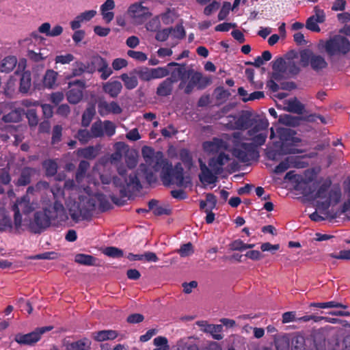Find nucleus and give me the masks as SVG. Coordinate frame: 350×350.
Here are the masks:
<instances>
[{
    "label": "nucleus",
    "mask_w": 350,
    "mask_h": 350,
    "mask_svg": "<svg viewBox=\"0 0 350 350\" xmlns=\"http://www.w3.org/2000/svg\"><path fill=\"white\" fill-rule=\"evenodd\" d=\"M125 162L127 166L126 169L127 172H129V170L133 169L137 164V155L135 152H126L125 155ZM129 174L130 172H128Z\"/></svg>",
    "instance_id": "48"
},
{
    "label": "nucleus",
    "mask_w": 350,
    "mask_h": 350,
    "mask_svg": "<svg viewBox=\"0 0 350 350\" xmlns=\"http://www.w3.org/2000/svg\"><path fill=\"white\" fill-rule=\"evenodd\" d=\"M77 85V88H71L66 94L67 100L71 104L78 103L83 97V90L85 88V83L80 80L69 83V86Z\"/></svg>",
    "instance_id": "19"
},
{
    "label": "nucleus",
    "mask_w": 350,
    "mask_h": 350,
    "mask_svg": "<svg viewBox=\"0 0 350 350\" xmlns=\"http://www.w3.org/2000/svg\"><path fill=\"white\" fill-rule=\"evenodd\" d=\"M90 68V64H88V65H86L81 62H76L73 64V68L72 70V75L74 77L80 76L85 72H88V70Z\"/></svg>",
    "instance_id": "41"
},
{
    "label": "nucleus",
    "mask_w": 350,
    "mask_h": 350,
    "mask_svg": "<svg viewBox=\"0 0 350 350\" xmlns=\"http://www.w3.org/2000/svg\"><path fill=\"white\" fill-rule=\"evenodd\" d=\"M120 78L128 90H133L137 86L138 81L135 76H129L124 73L120 76Z\"/></svg>",
    "instance_id": "42"
},
{
    "label": "nucleus",
    "mask_w": 350,
    "mask_h": 350,
    "mask_svg": "<svg viewBox=\"0 0 350 350\" xmlns=\"http://www.w3.org/2000/svg\"><path fill=\"white\" fill-rule=\"evenodd\" d=\"M319 46L329 56L345 55L350 51V42L345 36L336 35L327 40H321Z\"/></svg>",
    "instance_id": "6"
},
{
    "label": "nucleus",
    "mask_w": 350,
    "mask_h": 350,
    "mask_svg": "<svg viewBox=\"0 0 350 350\" xmlns=\"http://www.w3.org/2000/svg\"><path fill=\"white\" fill-rule=\"evenodd\" d=\"M25 115V110L22 108H14L9 113L5 114L2 117V120L5 122H18L21 120L22 117Z\"/></svg>",
    "instance_id": "31"
},
{
    "label": "nucleus",
    "mask_w": 350,
    "mask_h": 350,
    "mask_svg": "<svg viewBox=\"0 0 350 350\" xmlns=\"http://www.w3.org/2000/svg\"><path fill=\"white\" fill-rule=\"evenodd\" d=\"M167 66H178L171 72V77L167 78V79H171L173 83L177 82L178 80H180V81H182L183 79L186 78L187 70L185 69V65L180 66L178 63L171 62L169 63Z\"/></svg>",
    "instance_id": "28"
},
{
    "label": "nucleus",
    "mask_w": 350,
    "mask_h": 350,
    "mask_svg": "<svg viewBox=\"0 0 350 350\" xmlns=\"http://www.w3.org/2000/svg\"><path fill=\"white\" fill-rule=\"evenodd\" d=\"M285 71L288 72L290 75H295L299 73V68L295 61L288 60L286 64Z\"/></svg>",
    "instance_id": "63"
},
{
    "label": "nucleus",
    "mask_w": 350,
    "mask_h": 350,
    "mask_svg": "<svg viewBox=\"0 0 350 350\" xmlns=\"http://www.w3.org/2000/svg\"><path fill=\"white\" fill-rule=\"evenodd\" d=\"M286 64L282 57H278L273 62L272 68L273 71L285 72Z\"/></svg>",
    "instance_id": "64"
},
{
    "label": "nucleus",
    "mask_w": 350,
    "mask_h": 350,
    "mask_svg": "<svg viewBox=\"0 0 350 350\" xmlns=\"http://www.w3.org/2000/svg\"><path fill=\"white\" fill-rule=\"evenodd\" d=\"M180 159L188 168H191L193 165L192 157L189 151L187 149H183L179 153Z\"/></svg>",
    "instance_id": "54"
},
{
    "label": "nucleus",
    "mask_w": 350,
    "mask_h": 350,
    "mask_svg": "<svg viewBox=\"0 0 350 350\" xmlns=\"http://www.w3.org/2000/svg\"><path fill=\"white\" fill-rule=\"evenodd\" d=\"M103 91L108 94L111 98H116L121 92L122 89V83L118 81H109L103 85Z\"/></svg>",
    "instance_id": "29"
},
{
    "label": "nucleus",
    "mask_w": 350,
    "mask_h": 350,
    "mask_svg": "<svg viewBox=\"0 0 350 350\" xmlns=\"http://www.w3.org/2000/svg\"><path fill=\"white\" fill-rule=\"evenodd\" d=\"M75 261L84 265H93L95 263V258L90 255L78 254L75 257Z\"/></svg>",
    "instance_id": "44"
},
{
    "label": "nucleus",
    "mask_w": 350,
    "mask_h": 350,
    "mask_svg": "<svg viewBox=\"0 0 350 350\" xmlns=\"http://www.w3.org/2000/svg\"><path fill=\"white\" fill-rule=\"evenodd\" d=\"M331 183L329 179L312 182L308 188L304 189V194L312 200L320 199L325 201L327 198Z\"/></svg>",
    "instance_id": "8"
},
{
    "label": "nucleus",
    "mask_w": 350,
    "mask_h": 350,
    "mask_svg": "<svg viewBox=\"0 0 350 350\" xmlns=\"http://www.w3.org/2000/svg\"><path fill=\"white\" fill-rule=\"evenodd\" d=\"M285 109L288 111L301 114L304 109V106L297 99L294 98L286 102Z\"/></svg>",
    "instance_id": "36"
},
{
    "label": "nucleus",
    "mask_w": 350,
    "mask_h": 350,
    "mask_svg": "<svg viewBox=\"0 0 350 350\" xmlns=\"http://www.w3.org/2000/svg\"><path fill=\"white\" fill-rule=\"evenodd\" d=\"M118 175L111 178L109 174H100L101 183L109 185L112 181L113 185L118 190L122 197H127L133 193L139 191L142 186L137 174L133 171L128 173L122 165L117 166Z\"/></svg>",
    "instance_id": "1"
},
{
    "label": "nucleus",
    "mask_w": 350,
    "mask_h": 350,
    "mask_svg": "<svg viewBox=\"0 0 350 350\" xmlns=\"http://www.w3.org/2000/svg\"><path fill=\"white\" fill-rule=\"evenodd\" d=\"M34 172V170L31 167H25L21 171L20 177L18 179L17 185L18 186H25L30 183L31 177Z\"/></svg>",
    "instance_id": "38"
},
{
    "label": "nucleus",
    "mask_w": 350,
    "mask_h": 350,
    "mask_svg": "<svg viewBox=\"0 0 350 350\" xmlns=\"http://www.w3.org/2000/svg\"><path fill=\"white\" fill-rule=\"evenodd\" d=\"M229 161V154L222 152L219 153L217 157L211 159L209 160L208 165L216 174H219L223 171V166L226 165Z\"/></svg>",
    "instance_id": "23"
},
{
    "label": "nucleus",
    "mask_w": 350,
    "mask_h": 350,
    "mask_svg": "<svg viewBox=\"0 0 350 350\" xmlns=\"http://www.w3.org/2000/svg\"><path fill=\"white\" fill-rule=\"evenodd\" d=\"M243 139L244 137L240 132H234L232 136V154L240 161L245 163L257 157L258 152L254 144L243 142Z\"/></svg>",
    "instance_id": "4"
},
{
    "label": "nucleus",
    "mask_w": 350,
    "mask_h": 350,
    "mask_svg": "<svg viewBox=\"0 0 350 350\" xmlns=\"http://www.w3.org/2000/svg\"><path fill=\"white\" fill-rule=\"evenodd\" d=\"M27 118L28 119L30 126H36L38 123V118L36 111L34 109H29L25 111Z\"/></svg>",
    "instance_id": "57"
},
{
    "label": "nucleus",
    "mask_w": 350,
    "mask_h": 350,
    "mask_svg": "<svg viewBox=\"0 0 350 350\" xmlns=\"http://www.w3.org/2000/svg\"><path fill=\"white\" fill-rule=\"evenodd\" d=\"M74 56L70 53L57 55L55 58V64H67L74 60Z\"/></svg>",
    "instance_id": "62"
},
{
    "label": "nucleus",
    "mask_w": 350,
    "mask_h": 350,
    "mask_svg": "<svg viewBox=\"0 0 350 350\" xmlns=\"http://www.w3.org/2000/svg\"><path fill=\"white\" fill-rule=\"evenodd\" d=\"M101 150V146L97 144L94 146H91L84 148H79L77 151L79 157H81L88 159H93L96 158Z\"/></svg>",
    "instance_id": "30"
},
{
    "label": "nucleus",
    "mask_w": 350,
    "mask_h": 350,
    "mask_svg": "<svg viewBox=\"0 0 350 350\" xmlns=\"http://www.w3.org/2000/svg\"><path fill=\"white\" fill-rule=\"evenodd\" d=\"M139 79L144 81H148L152 79H161L167 76L170 73L167 67H157L150 68L142 67L135 71Z\"/></svg>",
    "instance_id": "12"
},
{
    "label": "nucleus",
    "mask_w": 350,
    "mask_h": 350,
    "mask_svg": "<svg viewBox=\"0 0 350 350\" xmlns=\"http://www.w3.org/2000/svg\"><path fill=\"white\" fill-rule=\"evenodd\" d=\"M12 228V220L5 211L0 210V231Z\"/></svg>",
    "instance_id": "45"
},
{
    "label": "nucleus",
    "mask_w": 350,
    "mask_h": 350,
    "mask_svg": "<svg viewBox=\"0 0 350 350\" xmlns=\"http://www.w3.org/2000/svg\"><path fill=\"white\" fill-rule=\"evenodd\" d=\"M98 111L100 116H105L109 113L120 114L122 110L116 102L108 103L105 100H100L98 104Z\"/></svg>",
    "instance_id": "22"
},
{
    "label": "nucleus",
    "mask_w": 350,
    "mask_h": 350,
    "mask_svg": "<svg viewBox=\"0 0 350 350\" xmlns=\"http://www.w3.org/2000/svg\"><path fill=\"white\" fill-rule=\"evenodd\" d=\"M202 147L204 150L208 154H219L226 150L229 145L226 141L215 137L212 141L204 142Z\"/></svg>",
    "instance_id": "18"
},
{
    "label": "nucleus",
    "mask_w": 350,
    "mask_h": 350,
    "mask_svg": "<svg viewBox=\"0 0 350 350\" xmlns=\"http://www.w3.org/2000/svg\"><path fill=\"white\" fill-rule=\"evenodd\" d=\"M170 34L174 38L182 39L185 36V31L182 25H176L174 28H170Z\"/></svg>",
    "instance_id": "61"
},
{
    "label": "nucleus",
    "mask_w": 350,
    "mask_h": 350,
    "mask_svg": "<svg viewBox=\"0 0 350 350\" xmlns=\"http://www.w3.org/2000/svg\"><path fill=\"white\" fill-rule=\"evenodd\" d=\"M27 228L33 233H41L44 229V211H36L33 220L27 224Z\"/></svg>",
    "instance_id": "25"
},
{
    "label": "nucleus",
    "mask_w": 350,
    "mask_h": 350,
    "mask_svg": "<svg viewBox=\"0 0 350 350\" xmlns=\"http://www.w3.org/2000/svg\"><path fill=\"white\" fill-rule=\"evenodd\" d=\"M292 345L295 350H304L305 338L301 335L295 336L292 340Z\"/></svg>",
    "instance_id": "59"
},
{
    "label": "nucleus",
    "mask_w": 350,
    "mask_h": 350,
    "mask_svg": "<svg viewBox=\"0 0 350 350\" xmlns=\"http://www.w3.org/2000/svg\"><path fill=\"white\" fill-rule=\"evenodd\" d=\"M204 332L209 333L215 340H221L223 335L221 334L223 329L221 325L208 324L206 321H199L197 323Z\"/></svg>",
    "instance_id": "26"
},
{
    "label": "nucleus",
    "mask_w": 350,
    "mask_h": 350,
    "mask_svg": "<svg viewBox=\"0 0 350 350\" xmlns=\"http://www.w3.org/2000/svg\"><path fill=\"white\" fill-rule=\"evenodd\" d=\"M90 167V163L86 161H81L79 163L77 172L76 174V180L78 183H82L83 180L86 178L87 181L94 185L98 184V181L96 178L92 177V175L89 174L87 176H85L86 172Z\"/></svg>",
    "instance_id": "27"
},
{
    "label": "nucleus",
    "mask_w": 350,
    "mask_h": 350,
    "mask_svg": "<svg viewBox=\"0 0 350 350\" xmlns=\"http://www.w3.org/2000/svg\"><path fill=\"white\" fill-rule=\"evenodd\" d=\"M31 85V73L29 71H24L21 76L19 91L21 93H27Z\"/></svg>",
    "instance_id": "33"
},
{
    "label": "nucleus",
    "mask_w": 350,
    "mask_h": 350,
    "mask_svg": "<svg viewBox=\"0 0 350 350\" xmlns=\"http://www.w3.org/2000/svg\"><path fill=\"white\" fill-rule=\"evenodd\" d=\"M77 137L81 144H85L92 138H94L93 136H92L91 131H89L86 129L79 130Z\"/></svg>",
    "instance_id": "58"
},
{
    "label": "nucleus",
    "mask_w": 350,
    "mask_h": 350,
    "mask_svg": "<svg viewBox=\"0 0 350 350\" xmlns=\"http://www.w3.org/2000/svg\"><path fill=\"white\" fill-rule=\"evenodd\" d=\"M17 59L15 56H8L3 58L0 64L1 72L9 73L16 66Z\"/></svg>",
    "instance_id": "32"
},
{
    "label": "nucleus",
    "mask_w": 350,
    "mask_h": 350,
    "mask_svg": "<svg viewBox=\"0 0 350 350\" xmlns=\"http://www.w3.org/2000/svg\"><path fill=\"white\" fill-rule=\"evenodd\" d=\"M211 81L207 77H204L200 72H196L192 69L188 70L186 78L180 81L178 88L183 90L185 94H190L195 87L198 89H204Z\"/></svg>",
    "instance_id": "7"
},
{
    "label": "nucleus",
    "mask_w": 350,
    "mask_h": 350,
    "mask_svg": "<svg viewBox=\"0 0 350 350\" xmlns=\"http://www.w3.org/2000/svg\"><path fill=\"white\" fill-rule=\"evenodd\" d=\"M269 122L267 120L260 119L256 120L252 127L248 130L249 139L256 147L263 145L267 137Z\"/></svg>",
    "instance_id": "9"
},
{
    "label": "nucleus",
    "mask_w": 350,
    "mask_h": 350,
    "mask_svg": "<svg viewBox=\"0 0 350 350\" xmlns=\"http://www.w3.org/2000/svg\"><path fill=\"white\" fill-rule=\"evenodd\" d=\"M95 71H98L100 73V79L102 80H106L113 73L109 63L100 56L94 57L91 60L90 68L88 70V73H93Z\"/></svg>",
    "instance_id": "13"
},
{
    "label": "nucleus",
    "mask_w": 350,
    "mask_h": 350,
    "mask_svg": "<svg viewBox=\"0 0 350 350\" xmlns=\"http://www.w3.org/2000/svg\"><path fill=\"white\" fill-rule=\"evenodd\" d=\"M173 83L171 79H165L157 88V94L161 96H166L172 93Z\"/></svg>",
    "instance_id": "35"
},
{
    "label": "nucleus",
    "mask_w": 350,
    "mask_h": 350,
    "mask_svg": "<svg viewBox=\"0 0 350 350\" xmlns=\"http://www.w3.org/2000/svg\"><path fill=\"white\" fill-rule=\"evenodd\" d=\"M287 157L291 167L304 168L308 165L306 162L302 161L299 157L289 156Z\"/></svg>",
    "instance_id": "53"
},
{
    "label": "nucleus",
    "mask_w": 350,
    "mask_h": 350,
    "mask_svg": "<svg viewBox=\"0 0 350 350\" xmlns=\"http://www.w3.org/2000/svg\"><path fill=\"white\" fill-rule=\"evenodd\" d=\"M128 14L136 25L142 24L150 16L149 9L142 3H134L129 7Z\"/></svg>",
    "instance_id": "16"
},
{
    "label": "nucleus",
    "mask_w": 350,
    "mask_h": 350,
    "mask_svg": "<svg viewBox=\"0 0 350 350\" xmlns=\"http://www.w3.org/2000/svg\"><path fill=\"white\" fill-rule=\"evenodd\" d=\"M177 15L174 10L168 9L165 12L161 14V19L165 25H169L174 22L176 18Z\"/></svg>",
    "instance_id": "51"
},
{
    "label": "nucleus",
    "mask_w": 350,
    "mask_h": 350,
    "mask_svg": "<svg viewBox=\"0 0 350 350\" xmlns=\"http://www.w3.org/2000/svg\"><path fill=\"white\" fill-rule=\"evenodd\" d=\"M58 73L53 70H48L45 73V87L53 88L55 85Z\"/></svg>",
    "instance_id": "50"
},
{
    "label": "nucleus",
    "mask_w": 350,
    "mask_h": 350,
    "mask_svg": "<svg viewBox=\"0 0 350 350\" xmlns=\"http://www.w3.org/2000/svg\"><path fill=\"white\" fill-rule=\"evenodd\" d=\"M118 336V334L114 330H102L98 332L95 339L98 341H104L106 340H113Z\"/></svg>",
    "instance_id": "40"
},
{
    "label": "nucleus",
    "mask_w": 350,
    "mask_h": 350,
    "mask_svg": "<svg viewBox=\"0 0 350 350\" xmlns=\"http://www.w3.org/2000/svg\"><path fill=\"white\" fill-rule=\"evenodd\" d=\"M300 62L304 66L310 64L315 71L321 70L327 66V63L323 57L314 54L310 50H304L300 53Z\"/></svg>",
    "instance_id": "11"
},
{
    "label": "nucleus",
    "mask_w": 350,
    "mask_h": 350,
    "mask_svg": "<svg viewBox=\"0 0 350 350\" xmlns=\"http://www.w3.org/2000/svg\"><path fill=\"white\" fill-rule=\"evenodd\" d=\"M95 114V109L93 107H90L85 109L82 116L81 124L84 127L90 125L94 116Z\"/></svg>",
    "instance_id": "47"
},
{
    "label": "nucleus",
    "mask_w": 350,
    "mask_h": 350,
    "mask_svg": "<svg viewBox=\"0 0 350 350\" xmlns=\"http://www.w3.org/2000/svg\"><path fill=\"white\" fill-rule=\"evenodd\" d=\"M113 148L115 151L111 154L109 161L112 165H116L117 167L119 165L118 163L121 161L123 155H126V152H129V146L124 142H118L113 145Z\"/></svg>",
    "instance_id": "24"
},
{
    "label": "nucleus",
    "mask_w": 350,
    "mask_h": 350,
    "mask_svg": "<svg viewBox=\"0 0 350 350\" xmlns=\"http://www.w3.org/2000/svg\"><path fill=\"white\" fill-rule=\"evenodd\" d=\"M227 119L228 122L225 124L230 129L243 130L250 126V120L246 116H241L239 118L230 116Z\"/></svg>",
    "instance_id": "20"
},
{
    "label": "nucleus",
    "mask_w": 350,
    "mask_h": 350,
    "mask_svg": "<svg viewBox=\"0 0 350 350\" xmlns=\"http://www.w3.org/2000/svg\"><path fill=\"white\" fill-rule=\"evenodd\" d=\"M275 342L277 350H289V340L286 336L279 337Z\"/></svg>",
    "instance_id": "56"
},
{
    "label": "nucleus",
    "mask_w": 350,
    "mask_h": 350,
    "mask_svg": "<svg viewBox=\"0 0 350 350\" xmlns=\"http://www.w3.org/2000/svg\"><path fill=\"white\" fill-rule=\"evenodd\" d=\"M43 38L33 32L31 38L23 40L25 45L28 47V57L33 62H38L43 59L40 51L44 46Z\"/></svg>",
    "instance_id": "10"
},
{
    "label": "nucleus",
    "mask_w": 350,
    "mask_h": 350,
    "mask_svg": "<svg viewBox=\"0 0 350 350\" xmlns=\"http://www.w3.org/2000/svg\"><path fill=\"white\" fill-rule=\"evenodd\" d=\"M88 194V199L86 202L85 206L87 209L92 211L96 207H99L103 210H105L110 206V204L107 199L106 196L102 193H96L94 195H90L88 187L84 189Z\"/></svg>",
    "instance_id": "17"
},
{
    "label": "nucleus",
    "mask_w": 350,
    "mask_h": 350,
    "mask_svg": "<svg viewBox=\"0 0 350 350\" xmlns=\"http://www.w3.org/2000/svg\"><path fill=\"white\" fill-rule=\"evenodd\" d=\"M177 350H199L198 346L189 338H183L178 341Z\"/></svg>",
    "instance_id": "43"
},
{
    "label": "nucleus",
    "mask_w": 350,
    "mask_h": 350,
    "mask_svg": "<svg viewBox=\"0 0 350 350\" xmlns=\"http://www.w3.org/2000/svg\"><path fill=\"white\" fill-rule=\"evenodd\" d=\"M142 154L145 163L141 164L137 172H135L137 174L139 179L141 176H143L149 184L154 183L157 180L156 173L160 171L167 160L163 158L161 152H154L149 146H144Z\"/></svg>",
    "instance_id": "2"
},
{
    "label": "nucleus",
    "mask_w": 350,
    "mask_h": 350,
    "mask_svg": "<svg viewBox=\"0 0 350 350\" xmlns=\"http://www.w3.org/2000/svg\"><path fill=\"white\" fill-rule=\"evenodd\" d=\"M35 189L33 187H29L27 190V194L18 199L12 206V211L14 212V219L16 230H19L22 225V217L21 211L24 215H27L33 211L38 207V204L31 201L30 195L33 194Z\"/></svg>",
    "instance_id": "5"
},
{
    "label": "nucleus",
    "mask_w": 350,
    "mask_h": 350,
    "mask_svg": "<svg viewBox=\"0 0 350 350\" xmlns=\"http://www.w3.org/2000/svg\"><path fill=\"white\" fill-rule=\"evenodd\" d=\"M199 163L201 170V173L199 174V178L202 183L205 185L215 183L217 180V174H216L212 169L210 170L200 159H199Z\"/></svg>",
    "instance_id": "21"
},
{
    "label": "nucleus",
    "mask_w": 350,
    "mask_h": 350,
    "mask_svg": "<svg viewBox=\"0 0 350 350\" xmlns=\"http://www.w3.org/2000/svg\"><path fill=\"white\" fill-rule=\"evenodd\" d=\"M161 179L165 186L176 185L178 187H187L191 183L189 176H184L181 163H178L174 167L167 161L161 168Z\"/></svg>",
    "instance_id": "3"
},
{
    "label": "nucleus",
    "mask_w": 350,
    "mask_h": 350,
    "mask_svg": "<svg viewBox=\"0 0 350 350\" xmlns=\"http://www.w3.org/2000/svg\"><path fill=\"white\" fill-rule=\"evenodd\" d=\"M63 31V28L60 25H55L51 29V25L45 23V36L55 37L59 36Z\"/></svg>",
    "instance_id": "52"
},
{
    "label": "nucleus",
    "mask_w": 350,
    "mask_h": 350,
    "mask_svg": "<svg viewBox=\"0 0 350 350\" xmlns=\"http://www.w3.org/2000/svg\"><path fill=\"white\" fill-rule=\"evenodd\" d=\"M92 136L94 138L102 137L105 135L103 131V124L101 120L94 122L91 126Z\"/></svg>",
    "instance_id": "46"
},
{
    "label": "nucleus",
    "mask_w": 350,
    "mask_h": 350,
    "mask_svg": "<svg viewBox=\"0 0 350 350\" xmlns=\"http://www.w3.org/2000/svg\"><path fill=\"white\" fill-rule=\"evenodd\" d=\"M104 254L113 258H120L123 256L122 250L115 247H106L104 250Z\"/></svg>",
    "instance_id": "60"
},
{
    "label": "nucleus",
    "mask_w": 350,
    "mask_h": 350,
    "mask_svg": "<svg viewBox=\"0 0 350 350\" xmlns=\"http://www.w3.org/2000/svg\"><path fill=\"white\" fill-rule=\"evenodd\" d=\"M310 307H317L320 308H347V306L341 303L335 301H331L327 302H313L310 305Z\"/></svg>",
    "instance_id": "39"
},
{
    "label": "nucleus",
    "mask_w": 350,
    "mask_h": 350,
    "mask_svg": "<svg viewBox=\"0 0 350 350\" xmlns=\"http://www.w3.org/2000/svg\"><path fill=\"white\" fill-rule=\"evenodd\" d=\"M16 130L13 126L6 125L4 126L3 129H1V132L0 133V138L2 141L6 142L10 138V134L14 135L16 139H18V135H14Z\"/></svg>",
    "instance_id": "49"
},
{
    "label": "nucleus",
    "mask_w": 350,
    "mask_h": 350,
    "mask_svg": "<svg viewBox=\"0 0 350 350\" xmlns=\"http://www.w3.org/2000/svg\"><path fill=\"white\" fill-rule=\"evenodd\" d=\"M44 334V327L36 328L28 334L18 333L14 335V341L20 345H34Z\"/></svg>",
    "instance_id": "15"
},
{
    "label": "nucleus",
    "mask_w": 350,
    "mask_h": 350,
    "mask_svg": "<svg viewBox=\"0 0 350 350\" xmlns=\"http://www.w3.org/2000/svg\"><path fill=\"white\" fill-rule=\"evenodd\" d=\"M276 131L282 142L280 150L282 154H288L303 152V150H299L297 148H288L289 139L292 133L293 132V130L286 127L278 126L276 128Z\"/></svg>",
    "instance_id": "14"
},
{
    "label": "nucleus",
    "mask_w": 350,
    "mask_h": 350,
    "mask_svg": "<svg viewBox=\"0 0 350 350\" xmlns=\"http://www.w3.org/2000/svg\"><path fill=\"white\" fill-rule=\"evenodd\" d=\"M102 124H103V131L105 135L111 137L116 133V126L113 122L110 120H104L102 121Z\"/></svg>",
    "instance_id": "55"
},
{
    "label": "nucleus",
    "mask_w": 350,
    "mask_h": 350,
    "mask_svg": "<svg viewBox=\"0 0 350 350\" xmlns=\"http://www.w3.org/2000/svg\"><path fill=\"white\" fill-rule=\"evenodd\" d=\"M341 193L340 190H332L329 191L327 200L321 202L322 208L327 209L333 202L337 204L340 199Z\"/></svg>",
    "instance_id": "34"
},
{
    "label": "nucleus",
    "mask_w": 350,
    "mask_h": 350,
    "mask_svg": "<svg viewBox=\"0 0 350 350\" xmlns=\"http://www.w3.org/2000/svg\"><path fill=\"white\" fill-rule=\"evenodd\" d=\"M90 341L88 339L79 340L66 344L67 350H88L90 347Z\"/></svg>",
    "instance_id": "37"
}]
</instances>
